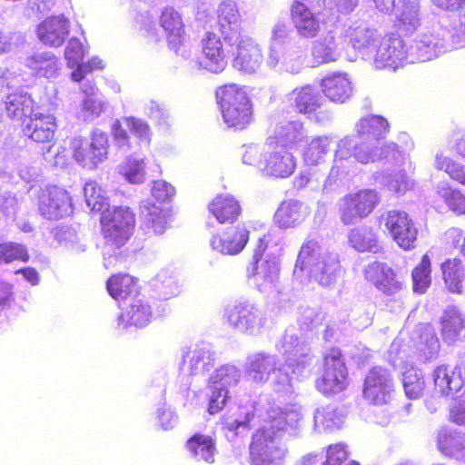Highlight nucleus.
Masks as SVG:
<instances>
[{
    "label": "nucleus",
    "mask_w": 465,
    "mask_h": 465,
    "mask_svg": "<svg viewBox=\"0 0 465 465\" xmlns=\"http://www.w3.org/2000/svg\"><path fill=\"white\" fill-rule=\"evenodd\" d=\"M398 152V146L394 143L379 145L361 138L359 142L354 141L353 158L357 162L366 164L383 158L395 156Z\"/></svg>",
    "instance_id": "19"
},
{
    "label": "nucleus",
    "mask_w": 465,
    "mask_h": 465,
    "mask_svg": "<svg viewBox=\"0 0 465 465\" xmlns=\"http://www.w3.org/2000/svg\"><path fill=\"white\" fill-rule=\"evenodd\" d=\"M319 249L320 245L317 241H305L299 251L295 263V269H300L302 272L304 270H309L311 272L314 264L317 263V261L321 257L317 255Z\"/></svg>",
    "instance_id": "50"
},
{
    "label": "nucleus",
    "mask_w": 465,
    "mask_h": 465,
    "mask_svg": "<svg viewBox=\"0 0 465 465\" xmlns=\"http://www.w3.org/2000/svg\"><path fill=\"white\" fill-rule=\"evenodd\" d=\"M249 240L250 230L242 223L213 235L210 240V245L213 251L222 254L236 255L245 248Z\"/></svg>",
    "instance_id": "12"
},
{
    "label": "nucleus",
    "mask_w": 465,
    "mask_h": 465,
    "mask_svg": "<svg viewBox=\"0 0 465 465\" xmlns=\"http://www.w3.org/2000/svg\"><path fill=\"white\" fill-rule=\"evenodd\" d=\"M74 67L75 68L71 72L70 77L72 81L80 83L88 74L96 70H103L104 64L102 59L97 56H93L84 63L82 61L79 62Z\"/></svg>",
    "instance_id": "56"
},
{
    "label": "nucleus",
    "mask_w": 465,
    "mask_h": 465,
    "mask_svg": "<svg viewBox=\"0 0 465 465\" xmlns=\"http://www.w3.org/2000/svg\"><path fill=\"white\" fill-rule=\"evenodd\" d=\"M381 196L375 189L361 188L341 198L339 215L344 225H351L370 216L380 205Z\"/></svg>",
    "instance_id": "1"
},
{
    "label": "nucleus",
    "mask_w": 465,
    "mask_h": 465,
    "mask_svg": "<svg viewBox=\"0 0 465 465\" xmlns=\"http://www.w3.org/2000/svg\"><path fill=\"white\" fill-rule=\"evenodd\" d=\"M7 117L14 122L22 124L37 110L34 98L26 93L15 92L8 94L4 102Z\"/></svg>",
    "instance_id": "18"
},
{
    "label": "nucleus",
    "mask_w": 465,
    "mask_h": 465,
    "mask_svg": "<svg viewBox=\"0 0 465 465\" xmlns=\"http://www.w3.org/2000/svg\"><path fill=\"white\" fill-rule=\"evenodd\" d=\"M100 224L135 228V213L128 206H114L103 210Z\"/></svg>",
    "instance_id": "37"
},
{
    "label": "nucleus",
    "mask_w": 465,
    "mask_h": 465,
    "mask_svg": "<svg viewBox=\"0 0 465 465\" xmlns=\"http://www.w3.org/2000/svg\"><path fill=\"white\" fill-rule=\"evenodd\" d=\"M217 23L225 39H232L240 33L242 17L236 3L228 0L220 4Z\"/></svg>",
    "instance_id": "24"
},
{
    "label": "nucleus",
    "mask_w": 465,
    "mask_h": 465,
    "mask_svg": "<svg viewBox=\"0 0 465 465\" xmlns=\"http://www.w3.org/2000/svg\"><path fill=\"white\" fill-rule=\"evenodd\" d=\"M210 215L220 224H232L242 214L240 201L232 194H218L208 203Z\"/></svg>",
    "instance_id": "16"
},
{
    "label": "nucleus",
    "mask_w": 465,
    "mask_h": 465,
    "mask_svg": "<svg viewBox=\"0 0 465 465\" xmlns=\"http://www.w3.org/2000/svg\"><path fill=\"white\" fill-rule=\"evenodd\" d=\"M142 226L147 233L160 234L167 228L168 221L171 217V209L169 207H161L156 203L143 204L142 211Z\"/></svg>",
    "instance_id": "26"
},
{
    "label": "nucleus",
    "mask_w": 465,
    "mask_h": 465,
    "mask_svg": "<svg viewBox=\"0 0 465 465\" xmlns=\"http://www.w3.org/2000/svg\"><path fill=\"white\" fill-rule=\"evenodd\" d=\"M302 204L295 201L282 202L274 213V223L281 228H291L303 221Z\"/></svg>",
    "instance_id": "36"
},
{
    "label": "nucleus",
    "mask_w": 465,
    "mask_h": 465,
    "mask_svg": "<svg viewBox=\"0 0 465 465\" xmlns=\"http://www.w3.org/2000/svg\"><path fill=\"white\" fill-rule=\"evenodd\" d=\"M58 129L57 119L48 112L36 111L20 127L22 136L38 145L52 146Z\"/></svg>",
    "instance_id": "5"
},
{
    "label": "nucleus",
    "mask_w": 465,
    "mask_h": 465,
    "mask_svg": "<svg viewBox=\"0 0 465 465\" xmlns=\"http://www.w3.org/2000/svg\"><path fill=\"white\" fill-rule=\"evenodd\" d=\"M357 134L363 139L381 145L390 130L388 121L381 115H367L361 118L355 124Z\"/></svg>",
    "instance_id": "25"
},
{
    "label": "nucleus",
    "mask_w": 465,
    "mask_h": 465,
    "mask_svg": "<svg viewBox=\"0 0 465 465\" xmlns=\"http://www.w3.org/2000/svg\"><path fill=\"white\" fill-rule=\"evenodd\" d=\"M350 453L347 446L343 443H335L329 445L326 449V460L322 465H343L350 462Z\"/></svg>",
    "instance_id": "58"
},
{
    "label": "nucleus",
    "mask_w": 465,
    "mask_h": 465,
    "mask_svg": "<svg viewBox=\"0 0 465 465\" xmlns=\"http://www.w3.org/2000/svg\"><path fill=\"white\" fill-rule=\"evenodd\" d=\"M37 210L49 221H57L69 216L74 211L73 197L64 187L48 185L39 192Z\"/></svg>",
    "instance_id": "3"
},
{
    "label": "nucleus",
    "mask_w": 465,
    "mask_h": 465,
    "mask_svg": "<svg viewBox=\"0 0 465 465\" xmlns=\"http://www.w3.org/2000/svg\"><path fill=\"white\" fill-rule=\"evenodd\" d=\"M394 392L393 378L389 370L381 366L371 368L364 380L363 397L372 405L388 404Z\"/></svg>",
    "instance_id": "6"
},
{
    "label": "nucleus",
    "mask_w": 465,
    "mask_h": 465,
    "mask_svg": "<svg viewBox=\"0 0 465 465\" xmlns=\"http://www.w3.org/2000/svg\"><path fill=\"white\" fill-rule=\"evenodd\" d=\"M134 232V228L101 224V232L105 246L115 250L124 246Z\"/></svg>",
    "instance_id": "45"
},
{
    "label": "nucleus",
    "mask_w": 465,
    "mask_h": 465,
    "mask_svg": "<svg viewBox=\"0 0 465 465\" xmlns=\"http://www.w3.org/2000/svg\"><path fill=\"white\" fill-rule=\"evenodd\" d=\"M16 260L25 262L29 260V254L25 247L15 242L0 244V263H10Z\"/></svg>",
    "instance_id": "55"
},
{
    "label": "nucleus",
    "mask_w": 465,
    "mask_h": 465,
    "mask_svg": "<svg viewBox=\"0 0 465 465\" xmlns=\"http://www.w3.org/2000/svg\"><path fill=\"white\" fill-rule=\"evenodd\" d=\"M124 124L131 134L135 135L141 141H149V125L140 119L134 117H126Z\"/></svg>",
    "instance_id": "62"
},
{
    "label": "nucleus",
    "mask_w": 465,
    "mask_h": 465,
    "mask_svg": "<svg viewBox=\"0 0 465 465\" xmlns=\"http://www.w3.org/2000/svg\"><path fill=\"white\" fill-rule=\"evenodd\" d=\"M440 334L448 345L465 340V317L455 307L446 309L440 319Z\"/></svg>",
    "instance_id": "17"
},
{
    "label": "nucleus",
    "mask_w": 465,
    "mask_h": 465,
    "mask_svg": "<svg viewBox=\"0 0 465 465\" xmlns=\"http://www.w3.org/2000/svg\"><path fill=\"white\" fill-rule=\"evenodd\" d=\"M348 237L351 246L358 252H372L378 248V234L371 227H355Z\"/></svg>",
    "instance_id": "38"
},
{
    "label": "nucleus",
    "mask_w": 465,
    "mask_h": 465,
    "mask_svg": "<svg viewBox=\"0 0 465 465\" xmlns=\"http://www.w3.org/2000/svg\"><path fill=\"white\" fill-rule=\"evenodd\" d=\"M73 158L84 168L94 169L107 155L106 141L102 136L91 139L74 137L70 142Z\"/></svg>",
    "instance_id": "7"
},
{
    "label": "nucleus",
    "mask_w": 465,
    "mask_h": 465,
    "mask_svg": "<svg viewBox=\"0 0 465 465\" xmlns=\"http://www.w3.org/2000/svg\"><path fill=\"white\" fill-rule=\"evenodd\" d=\"M402 383L409 399L417 400L424 394L426 382L420 370L413 367L406 369L402 374Z\"/></svg>",
    "instance_id": "44"
},
{
    "label": "nucleus",
    "mask_w": 465,
    "mask_h": 465,
    "mask_svg": "<svg viewBox=\"0 0 465 465\" xmlns=\"http://www.w3.org/2000/svg\"><path fill=\"white\" fill-rule=\"evenodd\" d=\"M290 18L299 37L312 39L322 31V23L309 6L300 0L290 5Z\"/></svg>",
    "instance_id": "13"
},
{
    "label": "nucleus",
    "mask_w": 465,
    "mask_h": 465,
    "mask_svg": "<svg viewBox=\"0 0 465 465\" xmlns=\"http://www.w3.org/2000/svg\"><path fill=\"white\" fill-rule=\"evenodd\" d=\"M416 354L424 361L438 358L440 351V341L430 324H423L420 329L419 341L415 346Z\"/></svg>",
    "instance_id": "30"
},
{
    "label": "nucleus",
    "mask_w": 465,
    "mask_h": 465,
    "mask_svg": "<svg viewBox=\"0 0 465 465\" xmlns=\"http://www.w3.org/2000/svg\"><path fill=\"white\" fill-rule=\"evenodd\" d=\"M384 226L397 245L404 251L416 247L419 232L414 222L405 211L391 209L383 213Z\"/></svg>",
    "instance_id": "4"
},
{
    "label": "nucleus",
    "mask_w": 465,
    "mask_h": 465,
    "mask_svg": "<svg viewBox=\"0 0 465 465\" xmlns=\"http://www.w3.org/2000/svg\"><path fill=\"white\" fill-rule=\"evenodd\" d=\"M433 391L436 396L449 397L465 391V370L461 366H437L432 371Z\"/></svg>",
    "instance_id": "9"
},
{
    "label": "nucleus",
    "mask_w": 465,
    "mask_h": 465,
    "mask_svg": "<svg viewBox=\"0 0 465 465\" xmlns=\"http://www.w3.org/2000/svg\"><path fill=\"white\" fill-rule=\"evenodd\" d=\"M441 278L447 290L454 294L464 292L465 262L460 257L445 259L440 265Z\"/></svg>",
    "instance_id": "22"
},
{
    "label": "nucleus",
    "mask_w": 465,
    "mask_h": 465,
    "mask_svg": "<svg viewBox=\"0 0 465 465\" xmlns=\"http://www.w3.org/2000/svg\"><path fill=\"white\" fill-rule=\"evenodd\" d=\"M274 147L290 150L292 145L297 144L302 139V124L290 122L280 126L274 135Z\"/></svg>",
    "instance_id": "47"
},
{
    "label": "nucleus",
    "mask_w": 465,
    "mask_h": 465,
    "mask_svg": "<svg viewBox=\"0 0 465 465\" xmlns=\"http://www.w3.org/2000/svg\"><path fill=\"white\" fill-rule=\"evenodd\" d=\"M297 168V158L286 148H276L264 157L263 174L275 179L292 176Z\"/></svg>",
    "instance_id": "14"
},
{
    "label": "nucleus",
    "mask_w": 465,
    "mask_h": 465,
    "mask_svg": "<svg viewBox=\"0 0 465 465\" xmlns=\"http://www.w3.org/2000/svg\"><path fill=\"white\" fill-rule=\"evenodd\" d=\"M26 65L36 76L52 77L58 72V58L51 52L34 54L26 59Z\"/></svg>",
    "instance_id": "35"
},
{
    "label": "nucleus",
    "mask_w": 465,
    "mask_h": 465,
    "mask_svg": "<svg viewBox=\"0 0 465 465\" xmlns=\"http://www.w3.org/2000/svg\"><path fill=\"white\" fill-rule=\"evenodd\" d=\"M174 188L164 181H156L152 188V195L155 199L156 204L169 202L174 195Z\"/></svg>",
    "instance_id": "61"
},
{
    "label": "nucleus",
    "mask_w": 465,
    "mask_h": 465,
    "mask_svg": "<svg viewBox=\"0 0 465 465\" xmlns=\"http://www.w3.org/2000/svg\"><path fill=\"white\" fill-rule=\"evenodd\" d=\"M225 65V54L220 38L213 34H208L205 38V70L217 74Z\"/></svg>",
    "instance_id": "32"
},
{
    "label": "nucleus",
    "mask_w": 465,
    "mask_h": 465,
    "mask_svg": "<svg viewBox=\"0 0 465 465\" xmlns=\"http://www.w3.org/2000/svg\"><path fill=\"white\" fill-rule=\"evenodd\" d=\"M289 413L287 412H278L275 416H273L268 423L263 426L267 429L270 433L277 436L278 433L282 431H285L289 427Z\"/></svg>",
    "instance_id": "63"
},
{
    "label": "nucleus",
    "mask_w": 465,
    "mask_h": 465,
    "mask_svg": "<svg viewBox=\"0 0 465 465\" xmlns=\"http://www.w3.org/2000/svg\"><path fill=\"white\" fill-rule=\"evenodd\" d=\"M437 449L446 458L465 461V436L449 428H442L437 435Z\"/></svg>",
    "instance_id": "20"
},
{
    "label": "nucleus",
    "mask_w": 465,
    "mask_h": 465,
    "mask_svg": "<svg viewBox=\"0 0 465 465\" xmlns=\"http://www.w3.org/2000/svg\"><path fill=\"white\" fill-rule=\"evenodd\" d=\"M159 22L165 32L169 48L177 51L183 43L185 34L182 16L173 7L167 6L163 9Z\"/></svg>",
    "instance_id": "21"
},
{
    "label": "nucleus",
    "mask_w": 465,
    "mask_h": 465,
    "mask_svg": "<svg viewBox=\"0 0 465 465\" xmlns=\"http://www.w3.org/2000/svg\"><path fill=\"white\" fill-rule=\"evenodd\" d=\"M267 248L268 244L265 238H259L256 246L253 249L252 260L247 268V272L250 277H254L261 273L259 270V263L262 260Z\"/></svg>",
    "instance_id": "60"
},
{
    "label": "nucleus",
    "mask_w": 465,
    "mask_h": 465,
    "mask_svg": "<svg viewBox=\"0 0 465 465\" xmlns=\"http://www.w3.org/2000/svg\"><path fill=\"white\" fill-rule=\"evenodd\" d=\"M311 54L315 64L331 63L337 60L339 54L333 35H327L316 40L312 45Z\"/></svg>",
    "instance_id": "39"
},
{
    "label": "nucleus",
    "mask_w": 465,
    "mask_h": 465,
    "mask_svg": "<svg viewBox=\"0 0 465 465\" xmlns=\"http://www.w3.org/2000/svg\"><path fill=\"white\" fill-rule=\"evenodd\" d=\"M449 420L458 426H465V399H456L450 408Z\"/></svg>",
    "instance_id": "64"
},
{
    "label": "nucleus",
    "mask_w": 465,
    "mask_h": 465,
    "mask_svg": "<svg viewBox=\"0 0 465 465\" xmlns=\"http://www.w3.org/2000/svg\"><path fill=\"white\" fill-rule=\"evenodd\" d=\"M119 173L131 183H142L144 179L143 161L127 158L120 164Z\"/></svg>",
    "instance_id": "53"
},
{
    "label": "nucleus",
    "mask_w": 465,
    "mask_h": 465,
    "mask_svg": "<svg viewBox=\"0 0 465 465\" xmlns=\"http://www.w3.org/2000/svg\"><path fill=\"white\" fill-rule=\"evenodd\" d=\"M414 292L425 293L431 284V260L428 253L421 256L420 262L411 272Z\"/></svg>",
    "instance_id": "42"
},
{
    "label": "nucleus",
    "mask_w": 465,
    "mask_h": 465,
    "mask_svg": "<svg viewBox=\"0 0 465 465\" xmlns=\"http://www.w3.org/2000/svg\"><path fill=\"white\" fill-rule=\"evenodd\" d=\"M435 167L437 170L444 171L451 180L465 186L464 165L443 155L442 153H438L435 157Z\"/></svg>",
    "instance_id": "51"
},
{
    "label": "nucleus",
    "mask_w": 465,
    "mask_h": 465,
    "mask_svg": "<svg viewBox=\"0 0 465 465\" xmlns=\"http://www.w3.org/2000/svg\"><path fill=\"white\" fill-rule=\"evenodd\" d=\"M322 360L321 375L315 381L316 389L324 395L344 391L348 386V369L341 351L332 347L324 353Z\"/></svg>",
    "instance_id": "2"
},
{
    "label": "nucleus",
    "mask_w": 465,
    "mask_h": 465,
    "mask_svg": "<svg viewBox=\"0 0 465 465\" xmlns=\"http://www.w3.org/2000/svg\"><path fill=\"white\" fill-rule=\"evenodd\" d=\"M150 307L141 301H134L130 307L117 318L118 325L124 328L128 325L143 326L149 322Z\"/></svg>",
    "instance_id": "41"
},
{
    "label": "nucleus",
    "mask_w": 465,
    "mask_h": 465,
    "mask_svg": "<svg viewBox=\"0 0 465 465\" xmlns=\"http://www.w3.org/2000/svg\"><path fill=\"white\" fill-rule=\"evenodd\" d=\"M408 47L403 39L395 34L387 35L381 41L374 56L377 69H397L407 58Z\"/></svg>",
    "instance_id": "8"
},
{
    "label": "nucleus",
    "mask_w": 465,
    "mask_h": 465,
    "mask_svg": "<svg viewBox=\"0 0 465 465\" xmlns=\"http://www.w3.org/2000/svg\"><path fill=\"white\" fill-rule=\"evenodd\" d=\"M250 450L253 456L271 460L273 454L280 451L276 444V436L264 427L257 430L252 435Z\"/></svg>",
    "instance_id": "31"
},
{
    "label": "nucleus",
    "mask_w": 465,
    "mask_h": 465,
    "mask_svg": "<svg viewBox=\"0 0 465 465\" xmlns=\"http://www.w3.org/2000/svg\"><path fill=\"white\" fill-rule=\"evenodd\" d=\"M275 371V362L272 358L260 352L251 359L249 363V372L252 378L258 381H265L269 379L270 374Z\"/></svg>",
    "instance_id": "48"
},
{
    "label": "nucleus",
    "mask_w": 465,
    "mask_h": 465,
    "mask_svg": "<svg viewBox=\"0 0 465 465\" xmlns=\"http://www.w3.org/2000/svg\"><path fill=\"white\" fill-rule=\"evenodd\" d=\"M314 420L316 424L328 430L340 429L343 422L341 413L331 406H326L317 410Z\"/></svg>",
    "instance_id": "52"
},
{
    "label": "nucleus",
    "mask_w": 465,
    "mask_h": 465,
    "mask_svg": "<svg viewBox=\"0 0 465 465\" xmlns=\"http://www.w3.org/2000/svg\"><path fill=\"white\" fill-rule=\"evenodd\" d=\"M226 319L232 327L247 331L254 327L257 315L252 306L238 303L227 310Z\"/></svg>",
    "instance_id": "33"
},
{
    "label": "nucleus",
    "mask_w": 465,
    "mask_h": 465,
    "mask_svg": "<svg viewBox=\"0 0 465 465\" xmlns=\"http://www.w3.org/2000/svg\"><path fill=\"white\" fill-rule=\"evenodd\" d=\"M84 194L87 206L94 212H102L108 206V197L96 181L84 183Z\"/></svg>",
    "instance_id": "49"
},
{
    "label": "nucleus",
    "mask_w": 465,
    "mask_h": 465,
    "mask_svg": "<svg viewBox=\"0 0 465 465\" xmlns=\"http://www.w3.org/2000/svg\"><path fill=\"white\" fill-rule=\"evenodd\" d=\"M215 99L221 113L241 104L252 103L246 87L238 84H225L215 90Z\"/></svg>",
    "instance_id": "27"
},
{
    "label": "nucleus",
    "mask_w": 465,
    "mask_h": 465,
    "mask_svg": "<svg viewBox=\"0 0 465 465\" xmlns=\"http://www.w3.org/2000/svg\"><path fill=\"white\" fill-rule=\"evenodd\" d=\"M364 276L383 294L391 296L400 292L402 283L398 280L395 271L388 264L373 262L367 265Z\"/></svg>",
    "instance_id": "15"
},
{
    "label": "nucleus",
    "mask_w": 465,
    "mask_h": 465,
    "mask_svg": "<svg viewBox=\"0 0 465 465\" xmlns=\"http://www.w3.org/2000/svg\"><path fill=\"white\" fill-rule=\"evenodd\" d=\"M293 106L301 114H316L324 103L321 92L312 84H304L292 91Z\"/></svg>",
    "instance_id": "23"
},
{
    "label": "nucleus",
    "mask_w": 465,
    "mask_h": 465,
    "mask_svg": "<svg viewBox=\"0 0 465 465\" xmlns=\"http://www.w3.org/2000/svg\"><path fill=\"white\" fill-rule=\"evenodd\" d=\"M71 31V22L64 15H50L38 24L35 29L39 41L49 47L62 46Z\"/></svg>",
    "instance_id": "10"
},
{
    "label": "nucleus",
    "mask_w": 465,
    "mask_h": 465,
    "mask_svg": "<svg viewBox=\"0 0 465 465\" xmlns=\"http://www.w3.org/2000/svg\"><path fill=\"white\" fill-rule=\"evenodd\" d=\"M86 54V47L76 37L69 40L64 48V59L69 68H74Z\"/></svg>",
    "instance_id": "57"
},
{
    "label": "nucleus",
    "mask_w": 465,
    "mask_h": 465,
    "mask_svg": "<svg viewBox=\"0 0 465 465\" xmlns=\"http://www.w3.org/2000/svg\"><path fill=\"white\" fill-rule=\"evenodd\" d=\"M322 87L325 96L334 103H344L352 94L351 81L341 74L324 77Z\"/></svg>",
    "instance_id": "28"
},
{
    "label": "nucleus",
    "mask_w": 465,
    "mask_h": 465,
    "mask_svg": "<svg viewBox=\"0 0 465 465\" xmlns=\"http://www.w3.org/2000/svg\"><path fill=\"white\" fill-rule=\"evenodd\" d=\"M264 61V55L260 45L252 37H242L236 45L232 61L233 67L244 74H254Z\"/></svg>",
    "instance_id": "11"
},
{
    "label": "nucleus",
    "mask_w": 465,
    "mask_h": 465,
    "mask_svg": "<svg viewBox=\"0 0 465 465\" xmlns=\"http://www.w3.org/2000/svg\"><path fill=\"white\" fill-rule=\"evenodd\" d=\"M134 278L127 273L113 274L106 282L107 292L114 299L126 298L134 292Z\"/></svg>",
    "instance_id": "46"
},
{
    "label": "nucleus",
    "mask_w": 465,
    "mask_h": 465,
    "mask_svg": "<svg viewBox=\"0 0 465 465\" xmlns=\"http://www.w3.org/2000/svg\"><path fill=\"white\" fill-rule=\"evenodd\" d=\"M212 392L209 398L208 412L210 414H215L222 411L225 406L228 391L223 387H211Z\"/></svg>",
    "instance_id": "59"
},
{
    "label": "nucleus",
    "mask_w": 465,
    "mask_h": 465,
    "mask_svg": "<svg viewBox=\"0 0 465 465\" xmlns=\"http://www.w3.org/2000/svg\"><path fill=\"white\" fill-rule=\"evenodd\" d=\"M437 194L447 205L450 211L457 215L465 214V194L461 190L449 183L440 184L437 187Z\"/></svg>",
    "instance_id": "43"
},
{
    "label": "nucleus",
    "mask_w": 465,
    "mask_h": 465,
    "mask_svg": "<svg viewBox=\"0 0 465 465\" xmlns=\"http://www.w3.org/2000/svg\"><path fill=\"white\" fill-rule=\"evenodd\" d=\"M224 123L235 130H243L253 120V104L249 103L222 113Z\"/></svg>",
    "instance_id": "40"
},
{
    "label": "nucleus",
    "mask_w": 465,
    "mask_h": 465,
    "mask_svg": "<svg viewBox=\"0 0 465 465\" xmlns=\"http://www.w3.org/2000/svg\"><path fill=\"white\" fill-rule=\"evenodd\" d=\"M350 42L355 49H365L372 45L377 40L375 30L358 26L350 30Z\"/></svg>",
    "instance_id": "54"
},
{
    "label": "nucleus",
    "mask_w": 465,
    "mask_h": 465,
    "mask_svg": "<svg viewBox=\"0 0 465 465\" xmlns=\"http://www.w3.org/2000/svg\"><path fill=\"white\" fill-rule=\"evenodd\" d=\"M341 271L340 261L334 255H321L314 264L311 275L322 286H331L335 283Z\"/></svg>",
    "instance_id": "29"
},
{
    "label": "nucleus",
    "mask_w": 465,
    "mask_h": 465,
    "mask_svg": "<svg viewBox=\"0 0 465 465\" xmlns=\"http://www.w3.org/2000/svg\"><path fill=\"white\" fill-rule=\"evenodd\" d=\"M331 139L328 136L313 137L302 153L304 163L312 166L324 163L331 151Z\"/></svg>",
    "instance_id": "34"
}]
</instances>
